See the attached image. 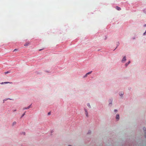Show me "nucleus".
<instances>
[{
    "label": "nucleus",
    "mask_w": 146,
    "mask_h": 146,
    "mask_svg": "<svg viewBox=\"0 0 146 146\" xmlns=\"http://www.w3.org/2000/svg\"><path fill=\"white\" fill-rule=\"evenodd\" d=\"M88 75H87V74H86L85 76H84V77H86Z\"/></svg>",
    "instance_id": "21"
},
{
    "label": "nucleus",
    "mask_w": 146,
    "mask_h": 146,
    "mask_svg": "<svg viewBox=\"0 0 146 146\" xmlns=\"http://www.w3.org/2000/svg\"><path fill=\"white\" fill-rule=\"evenodd\" d=\"M114 111L115 112H116L117 111V110H115Z\"/></svg>",
    "instance_id": "16"
},
{
    "label": "nucleus",
    "mask_w": 146,
    "mask_h": 146,
    "mask_svg": "<svg viewBox=\"0 0 146 146\" xmlns=\"http://www.w3.org/2000/svg\"><path fill=\"white\" fill-rule=\"evenodd\" d=\"M87 106H88V107H89V108H90V105L89 104H87Z\"/></svg>",
    "instance_id": "12"
},
{
    "label": "nucleus",
    "mask_w": 146,
    "mask_h": 146,
    "mask_svg": "<svg viewBox=\"0 0 146 146\" xmlns=\"http://www.w3.org/2000/svg\"><path fill=\"white\" fill-rule=\"evenodd\" d=\"M116 8L118 10H121V8L118 7H117Z\"/></svg>",
    "instance_id": "6"
},
{
    "label": "nucleus",
    "mask_w": 146,
    "mask_h": 146,
    "mask_svg": "<svg viewBox=\"0 0 146 146\" xmlns=\"http://www.w3.org/2000/svg\"><path fill=\"white\" fill-rule=\"evenodd\" d=\"M30 43L29 42H26L24 45V46H27L29 45Z\"/></svg>",
    "instance_id": "2"
},
{
    "label": "nucleus",
    "mask_w": 146,
    "mask_h": 146,
    "mask_svg": "<svg viewBox=\"0 0 146 146\" xmlns=\"http://www.w3.org/2000/svg\"><path fill=\"white\" fill-rule=\"evenodd\" d=\"M69 146H70V145H69Z\"/></svg>",
    "instance_id": "25"
},
{
    "label": "nucleus",
    "mask_w": 146,
    "mask_h": 146,
    "mask_svg": "<svg viewBox=\"0 0 146 146\" xmlns=\"http://www.w3.org/2000/svg\"><path fill=\"white\" fill-rule=\"evenodd\" d=\"M143 129L145 131V132L146 131H145L146 128L145 127H144L143 128Z\"/></svg>",
    "instance_id": "13"
},
{
    "label": "nucleus",
    "mask_w": 146,
    "mask_h": 146,
    "mask_svg": "<svg viewBox=\"0 0 146 146\" xmlns=\"http://www.w3.org/2000/svg\"><path fill=\"white\" fill-rule=\"evenodd\" d=\"M16 121H14L13 122L12 125L13 126L14 125H16Z\"/></svg>",
    "instance_id": "5"
},
{
    "label": "nucleus",
    "mask_w": 146,
    "mask_h": 146,
    "mask_svg": "<svg viewBox=\"0 0 146 146\" xmlns=\"http://www.w3.org/2000/svg\"><path fill=\"white\" fill-rule=\"evenodd\" d=\"M123 92H121V93H119V94L121 96V95H123Z\"/></svg>",
    "instance_id": "9"
},
{
    "label": "nucleus",
    "mask_w": 146,
    "mask_h": 146,
    "mask_svg": "<svg viewBox=\"0 0 146 146\" xmlns=\"http://www.w3.org/2000/svg\"><path fill=\"white\" fill-rule=\"evenodd\" d=\"M126 60V57L125 56H124L122 60V62H124V61Z\"/></svg>",
    "instance_id": "1"
},
{
    "label": "nucleus",
    "mask_w": 146,
    "mask_h": 146,
    "mask_svg": "<svg viewBox=\"0 0 146 146\" xmlns=\"http://www.w3.org/2000/svg\"><path fill=\"white\" fill-rule=\"evenodd\" d=\"M31 105H30L29 106V108H31Z\"/></svg>",
    "instance_id": "19"
},
{
    "label": "nucleus",
    "mask_w": 146,
    "mask_h": 146,
    "mask_svg": "<svg viewBox=\"0 0 146 146\" xmlns=\"http://www.w3.org/2000/svg\"><path fill=\"white\" fill-rule=\"evenodd\" d=\"M85 114H86V115L87 117H88V112H87V110L85 109Z\"/></svg>",
    "instance_id": "3"
},
{
    "label": "nucleus",
    "mask_w": 146,
    "mask_h": 146,
    "mask_svg": "<svg viewBox=\"0 0 146 146\" xmlns=\"http://www.w3.org/2000/svg\"><path fill=\"white\" fill-rule=\"evenodd\" d=\"M119 114H117L116 116V119L117 120H118L119 119Z\"/></svg>",
    "instance_id": "4"
},
{
    "label": "nucleus",
    "mask_w": 146,
    "mask_h": 146,
    "mask_svg": "<svg viewBox=\"0 0 146 146\" xmlns=\"http://www.w3.org/2000/svg\"><path fill=\"white\" fill-rule=\"evenodd\" d=\"M92 72V71L90 72L87 73V75L90 74Z\"/></svg>",
    "instance_id": "10"
},
{
    "label": "nucleus",
    "mask_w": 146,
    "mask_h": 146,
    "mask_svg": "<svg viewBox=\"0 0 146 146\" xmlns=\"http://www.w3.org/2000/svg\"><path fill=\"white\" fill-rule=\"evenodd\" d=\"M130 61H129L127 63H126L125 64L126 66H127L130 63Z\"/></svg>",
    "instance_id": "7"
},
{
    "label": "nucleus",
    "mask_w": 146,
    "mask_h": 146,
    "mask_svg": "<svg viewBox=\"0 0 146 146\" xmlns=\"http://www.w3.org/2000/svg\"><path fill=\"white\" fill-rule=\"evenodd\" d=\"M42 50L41 49H40V50H40H40Z\"/></svg>",
    "instance_id": "23"
},
{
    "label": "nucleus",
    "mask_w": 146,
    "mask_h": 146,
    "mask_svg": "<svg viewBox=\"0 0 146 146\" xmlns=\"http://www.w3.org/2000/svg\"><path fill=\"white\" fill-rule=\"evenodd\" d=\"M25 112L23 114V115H22L21 117H22L23 116L25 115Z\"/></svg>",
    "instance_id": "14"
},
{
    "label": "nucleus",
    "mask_w": 146,
    "mask_h": 146,
    "mask_svg": "<svg viewBox=\"0 0 146 146\" xmlns=\"http://www.w3.org/2000/svg\"><path fill=\"white\" fill-rule=\"evenodd\" d=\"M8 73H9V72L8 71V72H5V74H6Z\"/></svg>",
    "instance_id": "15"
},
{
    "label": "nucleus",
    "mask_w": 146,
    "mask_h": 146,
    "mask_svg": "<svg viewBox=\"0 0 146 146\" xmlns=\"http://www.w3.org/2000/svg\"><path fill=\"white\" fill-rule=\"evenodd\" d=\"M50 112H49L48 113V115H49L50 114Z\"/></svg>",
    "instance_id": "18"
},
{
    "label": "nucleus",
    "mask_w": 146,
    "mask_h": 146,
    "mask_svg": "<svg viewBox=\"0 0 146 146\" xmlns=\"http://www.w3.org/2000/svg\"><path fill=\"white\" fill-rule=\"evenodd\" d=\"M9 83V82H2L1 83V84H4L8 83Z\"/></svg>",
    "instance_id": "8"
},
{
    "label": "nucleus",
    "mask_w": 146,
    "mask_h": 146,
    "mask_svg": "<svg viewBox=\"0 0 146 146\" xmlns=\"http://www.w3.org/2000/svg\"><path fill=\"white\" fill-rule=\"evenodd\" d=\"M29 106L28 107H27V108H23V110H25V109H29Z\"/></svg>",
    "instance_id": "11"
},
{
    "label": "nucleus",
    "mask_w": 146,
    "mask_h": 146,
    "mask_svg": "<svg viewBox=\"0 0 146 146\" xmlns=\"http://www.w3.org/2000/svg\"><path fill=\"white\" fill-rule=\"evenodd\" d=\"M144 27H146V24H145L144 25Z\"/></svg>",
    "instance_id": "22"
},
{
    "label": "nucleus",
    "mask_w": 146,
    "mask_h": 146,
    "mask_svg": "<svg viewBox=\"0 0 146 146\" xmlns=\"http://www.w3.org/2000/svg\"><path fill=\"white\" fill-rule=\"evenodd\" d=\"M145 32L146 33V31H145Z\"/></svg>",
    "instance_id": "24"
},
{
    "label": "nucleus",
    "mask_w": 146,
    "mask_h": 146,
    "mask_svg": "<svg viewBox=\"0 0 146 146\" xmlns=\"http://www.w3.org/2000/svg\"><path fill=\"white\" fill-rule=\"evenodd\" d=\"M146 33L145 32L144 33H143V35H145V34H146Z\"/></svg>",
    "instance_id": "17"
},
{
    "label": "nucleus",
    "mask_w": 146,
    "mask_h": 146,
    "mask_svg": "<svg viewBox=\"0 0 146 146\" xmlns=\"http://www.w3.org/2000/svg\"><path fill=\"white\" fill-rule=\"evenodd\" d=\"M17 50V49H15L14 50V51H15Z\"/></svg>",
    "instance_id": "20"
}]
</instances>
